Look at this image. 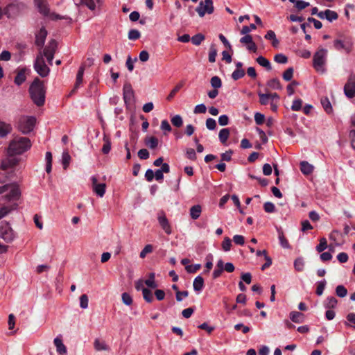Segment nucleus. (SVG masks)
<instances>
[{
  "instance_id": "38",
  "label": "nucleus",
  "mask_w": 355,
  "mask_h": 355,
  "mask_svg": "<svg viewBox=\"0 0 355 355\" xmlns=\"http://www.w3.org/2000/svg\"><path fill=\"white\" fill-rule=\"evenodd\" d=\"M46 172L49 173L52 168V155L50 152L46 153Z\"/></svg>"
},
{
  "instance_id": "51",
  "label": "nucleus",
  "mask_w": 355,
  "mask_h": 355,
  "mask_svg": "<svg viewBox=\"0 0 355 355\" xmlns=\"http://www.w3.org/2000/svg\"><path fill=\"white\" fill-rule=\"evenodd\" d=\"M89 300L87 295L83 294L80 297V308L85 309L88 307Z\"/></svg>"
},
{
  "instance_id": "4",
  "label": "nucleus",
  "mask_w": 355,
  "mask_h": 355,
  "mask_svg": "<svg viewBox=\"0 0 355 355\" xmlns=\"http://www.w3.org/2000/svg\"><path fill=\"white\" fill-rule=\"evenodd\" d=\"M36 123V118L32 116H21L18 121V128L24 134L31 132Z\"/></svg>"
},
{
  "instance_id": "24",
  "label": "nucleus",
  "mask_w": 355,
  "mask_h": 355,
  "mask_svg": "<svg viewBox=\"0 0 355 355\" xmlns=\"http://www.w3.org/2000/svg\"><path fill=\"white\" fill-rule=\"evenodd\" d=\"M16 208V204L12 205L2 206L0 207V220L9 214Z\"/></svg>"
},
{
  "instance_id": "40",
  "label": "nucleus",
  "mask_w": 355,
  "mask_h": 355,
  "mask_svg": "<svg viewBox=\"0 0 355 355\" xmlns=\"http://www.w3.org/2000/svg\"><path fill=\"white\" fill-rule=\"evenodd\" d=\"M144 299L148 303L153 300V293L148 288H144L142 292Z\"/></svg>"
},
{
  "instance_id": "10",
  "label": "nucleus",
  "mask_w": 355,
  "mask_h": 355,
  "mask_svg": "<svg viewBox=\"0 0 355 355\" xmlns=\"http://www.w3.org/2000/svg\"><path fill=\"white\" fill-rule=\"evenodd\" d=\"M353 43L351 39L335 40L334 41V46L337 51L344 50L347 53H349L352 51Z\"/></svg>"
},
{
  "instance_id": "32",
  "label": "nucleus",
  "mask_w": 355,
  "mask_h": 355,
  "mask_svg": "<svg viewBox=\"0 0 355 355\" xmlns=\"http://www.w3.org/2000/svg\"><path fill=\"white\" fill-rule=\"evenodd\" d=\"M289 1L295 3V7L300 10H303L310 6L309 2L302 0H289Z\"/></svg>"
},
{
  "instance_id": "33",
  "label": "nucleus",
  "mask_w": 355,
  "mask_h": 355,
  "mask_svg": "<svg viewBox=\"0 0 355 355\" xmlns=\"http://www.w3.org/2000/svg\"><path fill=\"white\" fill-rule=\"evenodd\" d=\"M326 19L331 22L336 20L338 18V15L336 12L331 10H325Z\"/></svg>"
},
{
  "instance_id": "5",
  "label": "nucleus",
  "mask_w": 355,
  "mask_h": 355,
  "mask_svg": "<svg viewBox=\"0 0 355 355\" xmlns=\"http://www.w3.org/2000/svg\"><path fill=\"white\" fill-rule=\"evenodd\" d=\"M327 50L323 48L319 49L313 55V67L318 71H324V66L326 63Z\"/></svg>"
},
{
  "instance_id": "13",
  "label": "nucleus",
  "mask_w": 355,
  "mask_h": 355,
  "mask_svg": "<svg viewBox=\"0 0 355 355\" xmlns=\"http://www.w3.org/2000/svg\"><path fill=\"white\" fill-rule=\"evenodd\" d=\"M44 90H31V97L33 101L37 105L41 106L44 103Z\"/></svg>"
},
{
  "instance_id": "55",
  "label": "nucleus",
  "mask_w": 355,
  "mask_h": 355,
  "mask_svg": "<svg viewBox=\"0 0 355 355\" xmlns=\"http://www.w3.org/2000/svg\"><path fill=\"white\" fill-rule=\"evenodd\" d=\"M245 75V72L242 69L237 68L234 71L232 77L234 80H236L242 78Z\"/></svg>"
},
{
  "instance_id": "3",
  "label": "nucleus",
  "mask_w": 355,
  "mask_h": 355,
  "mask_svg": "<svg viewBox=\"0 0 355 355\" xmlns=\"http://www.w3.org/2000/svg\"><path fill=\"white\" fill-rule=\"evenodd\" d=\"M6 193L3 197L8 201H14L19 198L21 192L19 186L16 184H6L0 186V194Z\"/></svg>"
},
{
  "instance_id": "64",
  "label": "nucleus",
  "mask_w": 355,
  "mask_h": 355,
  "mask_svg": "<svg viewBox=\"0 0 355 355\" xmlns=\"http://www.w3.org/2000/svg\"><path fill=\"white\" fill-rule=\"evenodd\" d=\"M206 127L210 130H214L216 127V122L215 119L212 118L207 119L206 121Z\"/></svg>"
},
{
  "instance_id": "58",
  "label": "nucleus",
  "mask_w": 355,
  "mask_h": 355,
  "mask_svg": "<svg viewBox=\"0 0 355 355\" xmlns=\"http://www.w3.org/2000/svg\"><path fill=\"white\" fill-rule=\"evenodd\" d=\"M44 0H34L35 6L41 14H44Z\"/></svg>"
},
{
  "instance_id": "23",
  "label": "nucleus",
  "mask_w": 355,
  "mask_h": 355,
  "mask_svg": "<svg viewBox=\"0 0 355 355\" xmlns=\"http://www.w3.org/2000/svg\"><path fill=\"white\" fill-rule=\"evenodd\" d=\"M202 207L199 205L192 206L190 208V216L191 218L193 220L198 219L200 217Z\"/></svg>"
},
{
  "instance_id": "16",
  "label": "nucleus",
  "mask_w": 355,
  "mask_h": 355,
  "mask_svg": "<svg viewBox=\"0 0 355 355\" xmlns=\"http://www.w3.org/2000/svg\"><path fill=\"white\" fill-rule=\"evenodd\" d=\"M53 343L56 347L57 352L60 355H66L67 352V347L63 344L62 339L60 337H56L54 339Z\"/></svg>"
},
{
  "instance_id": "53",
  "label": "nucleus",
  "mask_w": 355,
  "mask_h": 355,
  "mask_svg": "<svg viewBox=\"0 0 355 355\" xmlns=\"http://www.w3.org/2000/svg\"><path fill=\"white\" fill-rule=\"evenodd\" d=\"M293 69L292 67H289L283 73L282 76L286 81H290L293 78Z\"/></svg>"
},
{
  "instance_id": "54",
  "label": "nucleus",
  "mask_w": 355,
  "mask_h": 355,
  "mask_svg": "<svg viewBox=\"0 0 355 355\" xmlns=\"http://www.w3.org/2000/svg\"><path fill=\"white\" fill-rule=\"evenodd\" d=\"M122 302L125 305L130 306L132 304V298L128 293H123L121 295Z\"/></svg>"
},
{
  "instance_id": "31",
  "label": "nucleus",
  "mask_w": 355,
  "mask_h": 355,
  "mask_svg": "<svg viewBox=\"0 0 355 355\" xmlns=\"http://www.w3.org/2000/svg\"><path fill=\"white\" fill-rule=\"evenodd\" d=\"M71 156L68 151H64L62 154V164L64 169H67L71 162Z\"/></svg>"
},
{
  "instance_id": "47",
  "label": "nucleus",
  "mask_w": 355,
  "mask_h": 355,
  "mask_svg": "<svg viewBox=\"0 0 355 355\" xmlns=\"http://www.w3.org/2000/svg\"><path fill=\"white\" fill-rule=\"evenodd\" d=\"M274 60L279 64H286L288 62V58L285 55L279 53L275 55Z\"/></svg>"
},
{
  "instance_id": "17",
  "label": "nucleus",
  "mask_w": 355,
  "mask_h": 355,
  "mask_svg": "<svg viewBox=\"0 0 355 355\" xmlns=\"http://www.w3.org/2000/svg\"><path fill=\"white\" fill-rule=\"evenodd\" d=\"M320 103L327 114H332L334 110L329 99L327 97H322L320 99Z\"/></svg>"
},
{
  "instance_id": "7",
  "label": "nucleus",
  "mask_w": 355,
  "mask_h": 355,
  "mask_svg": "<svg viewBox=\"0 0 355 355\" xmlns=\"http://www.w3.org/2000/svg\"><path fill=\"white\" fill-rule=\"evenodd\" d=\"M18 163V159L16 157H14L13 155H9L8 157L3 159L1 164L0 171V182H4V177L6 176V173L7 171L12 169V168L17 165Z\"/></svg>"
},
{
  "instance_id": "63",
  "label": "nucleus",
  "mask_w": 355,
  "mask_h": 355,
  "mask_svg": "<svg viewBox=\"0 0 355 355\" xmlns=\"http://www.w3.org/2000/svg\"><path fill=\"white\" fill-rule=\"evenodd\" d=\"M263 209L267 213H273L275 210V207L273 203L270 202H266L263 205Z\"/></svg>"
},
{
  "instance_id": "37",
  "label": "nucleus",
  "mask_w": 355,
  "mask_h": 355,
  "mask_svg": "<svg viewBox=\"0 0 355 355\" xmlns=\"http://www.w3.org/2000/svg\"><path fill=\"white\" fill-rule=\"evenodd\" d=\"M204 40H205V36L201 33H198V34L193 35L191 37V41L193 44H194L196 46H198L202 43V42Z\"/></svg>"
},
{
  "instance_id": "35",
  "label": "nucleus",
  "mask_w": 355,
  "mask_h": 355,
  "mask_svg": "<svg viewBox=\"0 0 355 355\" xmlns=\"http://www.w3.org/2000/svg\"><path fill=\"white\" fill-rule=\"evenodd\" d=\"M104 144L102 148V152L103 154H108L111 150V141L107 137H103Z\"/></svg>"
},
{
  "instance_id": "56",
  "label": "nucleus",
  "mask_w": 355,
  "mask_h": 355,
  "mask_svg": "<svg viewBox=\"0 0 355 355\" xmlns=\"http://www.w3.org/2000/svg\"><path fill=\"white\" fill-rule=\"evenodd\" d=\"M201 268V265L199 263L194 265H187L185 266V269L189 273H195Z\"/></svg>"
},
{
  "instance_id": "48",
  "label": "nucleus",
  "mask_w": 355,
  "mask_h": 355,
  "mask_svg": "<svg viewBox=\"0 0 355 355\" xmlns=\"http://www.w3.org/2000/svg\"><path fill=\"white\" fill-rule=\"evenodd\" d=\"M327 248V242L325 238L320 239V243L316 246V250L318 252L324 251Z\"/></svg>"
},
{
  "instance_id": "42",
  "label": "nucleus",
  "mask_w": 355,
  "mask_h": 355,
  "mask_svg": "<svg viewBox=\"0 0 355 355\" xmlns=\"http://www.w3.org/2000/svg\"><path fill=\"white\" fill-rule=\"evenodd\" d=\"M171 123L174 126L177 128L181 127L183 124L182 116L179 114L175 115L171 118Z\"/></svg>"
},
{
  "instance_id": "1",
  "label": "nucleus",
  "mask_w": 355,
  "mask_h": 355,
  "mask_svg": "<svg viewBox=\"0 0 355 355\" xmlns=\"http://www.w3.org/2000/svg\"><path fill=\"white\" fill-rule=\"evenodd\" d=\"M35 44L39 47V53L36 58L35 62V69L37 73L42 76H44V28L41 27L40 32L36 34Z\"/></svg>"
},
{
  "instance_id": "9",
  "label": "nucleus",
  "mask_w": 355,
  "mask_h": 355,
  "mask_svg": "<svg viewBox=\"0 0 355 355\" xmlns=\"http://www.w3.org/2000/svg\"><path fill=\"white\" fill-rule=\"evenodd\" d=\"M196 10L201 17H204L206 13H213L214 6L212 0H205L204 2L201 1Z\"/></svg>"
},
{
  "instance_id": "18",
  "label": "nucleus",
  "mask_w": 355,
  "mask_h": 355,
  "mask_svg": "<svg viewBox=\"0 0 355 355\" xmlns=\"http://www.w3.org/2000/svg\"><path fill=\"white\" fill-rule=\"evenodd\" d=\"M84 71H85V66L82 65L79 67L77 75H76V83H75L74 89H78L79 87H83Z\"/></svg>"
},
{
  "instance_id": "8",
  "label": "nucleus",
  "mask_w": 355,
  "mask_h": 355,
  "mask_svg": "<svg viewBox=\"0 0 355 355\" xmlns=\"http://www.w3.org/2000/svg\"><path fill=\"white\" fill-rule=\"evenodd\" d=\"M58 49V42L54 40L51 39L48 45L46 46V60L48 62L49 65L53 64V59L54 57V54L57 51Z\"/></svg>"
},
{
  "instance_id": "6",
  "label": "nucleus",
  "mask_w": 355,
  "mask_h": 355,
  "mask_svg": "<svg viewBox=\"0 0 355 355\" xmlns=\"http://www.w3.org/2000/svg\"><path fill=\"white\" fill-rule=\"evenodd\" d=\"M16 237V234L10 224L2 221L0 224V238L6 243H11Z\"/></svg>"
},
{
  "instance_id": "29",
  "label": "nucleus",
  "mask_w": 355,
  "mask_h": 355,
  "mask_svg": "<svg viewBox=\"0 0 355 355\" xmlns=\"http://www.w3.org/2000/svg\"><path fill=\"white\" fill-rule=\"evenodd\" d=\"M230 136V130L223 128L220 130L218 134L219 140L222 144H225Z\"/></svg>"
},
{
  "instance_id": "19",
  "label": "nucleus",
  "mask_w": 355,
  "mask_h": 355,
  "mask_svg": "<svg viewBox=\"0 0 355 355\" xmlns=\"http://www.w3.org/2000/svg\"><path fill=\"white\" fill-rule=\"evenodd\" d=\"M81 3L85 5L89 10H94L96 8L99 7L103 0H80Z\"/></svg>"
},
{
  "instance_id": "57",
  "label": "nucleus",
  "mask_w": 355,
  "mask_h": 355,
  "mask_svg": "<svg viewBox=\"0 0 355 355\" xmlns=\"http://www.w3.org/2000/svg\"><path fill=\"white\" fill-rule=\"evenodd\" d=\"M343 89H355V76H350L347 83L345 85Z\"/></svg>"
},
{
  "instance_id": "49",
  "label": "nucleus",
  "mask_w": 355,
  "mask_h": 355,
  "mask_svg": "<svg viewBox=\"0 0 355 355\" xmlns=\"http://www.w3.org/2000/svg\"><path fill=\"white\" fill-rule=\"evenodd\" d=\"M141 34L138 30L131 29L128 33V39L130 40H136L139 39Z\"/></svg>"
},
{
  "instance_id": "15",
  "label": "nucleus",
  "mask_w": 355,
  "mask_h": 355,
  "mask_svg": "<svg viewBox=\"0 0 355 355\" xmlns=\"http://www.w3.org/2000/svg\"><path fill=\"white\" fill-rule=\"evenodd\" d=\"M158 221H159L160 226L162 227L163 230L165 232V233L168 235L171 234L172 232L171 227L169 224L168 219L166 218V217L164 213L159 215Z\"/></svg>"
},
{
  "instance_id": "45",
  "label": "nucleus",
  "mask_w": 355,
  "mask_h": 355,
  "mask_svg": "<svg viewBox=\"0 0 355 355\" xmlns=\"http://www.w3.org/2000/svg\"><path fill=\"white\" fill-rule=\"evenodd\" d=\"M302 108V101L300 98H296L293 101L291 110L293 111H300Z\"/></svg>"
},
{
  "instance_id": "36",
  "label": "nucleus",
  "mask_w": 355,
  "mask_h": 355,
  "mask_svg": "<svg viewBox=\"0 0 355 355\" xmlns=\"http://www.w3.org/2000/svg\"><path fill=\"white\" fill-rule=\"evenodd\" d=\"M145 284L152 288H155L157 286L155 281V273H150L149 278L144 282Z\"/></svg>"
},
{
  "instance_id": "52",
  "label": "nucleus",
  "mask_w": 355,
  "mask_h": 355,
  "mask_svg": "<svg viewBox=\"0 0 355 355\" xmlns=\"http://www.w3.org/2000/svg\"><path fill=\"white\" fill-rule=\"evenodd\" d=\"M146 143L149 148L154 149L158 145V139L155 137H151L146 141Z\"/></svg>"
},
{
  "instance_id": "26",
  "label": "nucleus",
  "mask_w": 355,
  "mask_h": 355,
  "mask_svg": "<svg viewBox=\"0 0 355 355\" xmlns=\"http://www.w3.org/2000/svg\"><path fill=\"white\" fill-rule=\"evenodd\" d=\"M12 128L10 124L0 121V137H3L10 132Z\"/></svg>"
},
{
  "instance_id": "59",
  "label": "nucleus",
  "mask_w": 355,
  "mask_h": 355,
  "mask_svg": "<svg viewBox=\"0 0 355 355\" xmlns=\"http://www.w3.org/2000/svg\"><path fill=\"white\" fill-rule=\"evenodd\" d=\"M45 13H46V18H49V19H53V20H56V19H62V17L60 15H56V14L53 13V12H51L50 10L47 8L46 6Z\"/></svg>"
},
{
  "instance_id": "46",
  "label": "nucleus",
  "mask_w": 355,
  "mask_h": 355,
  "mask_svg": "<svg viewBox=\"0 0 355 355\" xmlns=\"http://www.w3.org/2000/svg\"><path fill=\"white\" fill-rule=\"evenodd\" d=\"M327 282L325 279L320 281L318 282L317 288H316V294L318 295H322L324 288L326 286Z\"/></svg>"
},
{
  "instance_id": "41",
  "label": "nucleus",
  "mask_w": 355,
  "mask_h": 355,
  "mask_svg": "<svg viewBox=\"0 0 355 355\" xmlns=\"http://www.w3.org/2000/svg\"><path fill=\"white\" fill-rule=\"evenodd\" d=\"M217 55V50L214 44H211L209 52V61L210 62H214Z\"/></svg>"
},
{
  "instance_id": "21",
  "label": "nucleus",
  "mask_w": 355,
  "mask_h": 355,
  "mask_svg": "<svg viewBox=\"0 0 355 355\" xmlns=\"http://www.w3.org/2000/svg\"><path fill=\"white\" fill-rule=\"evenodd\" d=\"M290 319L295 323H302L304 321V315L298 311H291L289 314Z\"/></svg>"
},
{
  "instance_id": "50",
  "label": "nucleus",
  "mask_w": 355,
  "mask_h": 355,
  "mask_svg": "<svg viewBox=\"0 0 355 355\" xmlns=\"http://www.w3.org/2000/svg\"><path fill=\"white\" fill-rule=\"evenodd\" d=\"M210 83L214 89H219L221 87V80L218 76L212 77Z\"/></svg>"
},
{
  "instance_id": "14",
  "label": "nucleus",
  "mask_w": 355,
  "mask_h": 355,
  "mask_svg": "<svg viewBox=\"0 0 355 355\" xmlns=\"http://www.w3.org/2000/svg\"><path fill=\"white\" fill-rule=\"evenodd\" d=\"M17 75L14 79L15 83L17 86H20L26 78V74L28 73L29 70L26 68H19L17 69Z\"/></svg>"
},
{
  "instance_id": "2",
  "label": "nucleus",
  "mask_w": 355,
  "mask_h": 355,
  "mask_svg": "<svg viewBox=\"0 0 355 355\" xmlns=\"http://www.w3.org/2000/svg\"><path fill=\"white\" fill-rule=\"evenodd\" d=\"M31 146V144L28 138L17 137L10 141L8 153L9 155H20L28 150Z\"/></svg>"
},
{
  "instance_id": "28",
  "label": "nucleus",
  "mask_w": 355,
  "mask_h": 355,
  "mask_svg": "<svg viewBox=\"0 0 355 355\" xmlns=\"http://www.w3.org/2000/svg\"><path fill=\"white\" fill-rule=\"evenodd\" d=\"M256 60L259 65L265 67L267 70L272 69V67H271L270 61L268 59H266V58H264L263 56H262V55L259 56Z\"/></svg>"
},
{
  "instance_id": "61",
  "label": "nucleus",
  "mask_w": 355,
  "mask_h": 355,
  "mask_svg": "<svg viewBox=\"0 0 355 355\" xmlns=\"http://www.w3.org/2000/svg\"><path fill=\"white\" fill-rule=\"evenodd\" d=\"M153 251V246L150 244L146 245L144 249L141 251L139 257L142 259L145 258L148 253H150Z\"/></svg>"
},
{
  "instance_id": "43",
  "label": "nucleus",
  "mask_w": 355,
  "mask_h": 355,
  "mask_svg": "<svg viewBox=\"0 0 355 355\" xmlns=\"http://www.w3.org/2000/svg\"><path fill=\"white\" fill-rule=\"evenodd\" d=\"M294 267L297 271L301 272L304 268V261L302 258H297L294 261Z\"/></svg>"
},
{
  "instance_id": "44",
  "label": "nucleus",
  "mask_w": 355,
  "mask_h": 355,
  "mask_svg": "<svg viewBox=\"0 0 355 355\" xmlns=\"http://www.w3.org/2000/svg\"><path fill=\"white\" fill-rule=\"evenodd\" d=\"M336 293L340 297H344L347 295V290L343 285H338L336 288Z\"/></svg>"
},
{
  "instance_id": "34",
  "label": "nucleus",
  "mask_w": 355,
  "mask_h": 355,
  "mask_svg": "<svg viewBox=\"0 0 355 355\" xmlns=\"http://www.w3.org/2000/svg\"><path fill=\"white\" fill-rule=\"evenodd\" d=\"M123 99L125 104H130L133 99V90H123Z\"/></svg>"
},
{
  "instance_id": "20",
  "label": "nucleus",
  "mask_w": 355,
  "mask_h": 355,
  "mask_svg": "<svg viewBox=\"0 0 355 355\" xmlns=\"http://www.w3.org/2000/svg\"><path fill=\"white\" fill-rule=\"evenodd\" d=\"M193 290L195 291H196L198 293H200L202 291V290L204 287V279L200 275L197 276L194 279L193 282Z\"/></svg>"
},
{
  "instance_id": "62",
  "label": "nucleus",
  "mask_w": 355,
  "mask_h": 355,
  "mask_svg": "<svg viewBox=\"0 0 355 355\" xmlns=\"http://www.w3.org/2000/svg\"><path fill=\"white\" fill-rule=\"evenodd\" d=\"M218 37L221 42L224 44V46L232 53L233 50L232 48V45L227 40V38L223 34H219Z\"/></svg>"
},
{
  "instance_id": "12",
  "label": "nucleus",
  "mask_w": 355,
  "mask_h": 355,
  "mask_svg": "<svg viewBox=\"0 0 355 355\" xmlns=\"http://www.w3.org/2000/svg\"><path fill=\"white\" fill-rule=\"evenodd\" d=\"M91 180L92 182V189L94 192L99 197H103L105 193V184H98L97 178L96 176H92Z\"/></svg>"
},
{
  "instance_id": "27",
  "label": "nucleus",
  "mask_w": 355,
  "mask_h": 355,
  "mask_svg": "<svg viewBox=\"0 0 355 355\" xmlns=\"http://www.w3.org/2000/svg\"><path fill=\"white\" fill-rule=\"evenodd\" d=\"M338 300L335 297H328L324 302V306L327 309H334L336 306Z\"/></svg>"
},
{
  "instance_id": "60",
  "label": "nucleus",
  "mask_w": 355,
  "mask_h": 355,
  "mask_svg": "<svg viewBox=\"0 0 355 355\" xmlns=\"http://www.w3.org/2000/svg\"><path fill=\"white\" fill-rule=\"evenodd\" d=\"M232 246V241L230 238L225 237L222 243V248L225 251H230Z\"/></svg>"
},
{
  "instance_id": "11",
  "label": "nucleus",
  "mask_w": 355,
  "mask_h": 355,
  "mask_svg": "<svg viewBox=\"0 0 355 355\" xmlns=\"http://www.w3.org/2000/svg\"><path fill=\"white\" fill-rule=\"evenodd\" d=\"M258 96H259L260 103L263 105L269 104L272 101H279V96L277 93H263L261 91H259L258 92Z\"/></svg>"
},
{
  "instance_id": "39",
  "label": "nucleus",
  "mask_w": 355,
  "mask_h": 355,
  "mask_svg": "<svg viewBox=\"0 0 355 355\" xmlns=\"http://www.w3.org/2000/svg\"><path fill=\"white\" fill-rule=\"evenodd\" d=\"M268 89H281L279 80L277 78H272L268 81Z\"/></svg>"
},
{
  "instance_id": "30",
  "label": "nucleus",
  "mask_w": 355,
  "mask_h": 355,
  "mask_svg": "<svg viewBox=\"0 0 355 355\" xmlns=\"http://www.w3.org/2000/svg\"><path fill=\"white\" fill-rule=\"evenodd\" d=\"M347 321L345 322L346 327H350L355 329V313H349L346 316Z\"/></svg>"
},
{
  "instance_id": "22",
  "label": "nucleus",
  "mask_w": 355,
  "mask_h": 355,
  "mask_svg": "<svg viewBox=\"0 0 355 355\" xmlns=\"http://www.w3.org/2000/svg\"><path fill=\"white\" fill-rule=\"evenodd\" d=\"M94 347L96 351H108L110 349V347L106 343L99 340L98 338L95 339Z\"/></svg>"
},
{
  "instance_id": "25",
  "label": "nucleus",
  "mask_w": 355,
  "mask_h": 355,
  "mask_svg": "<svg viewBox=\"0 0 355 355\" xmlns=\"http://www.w3.org/2000/svg\"><path fill=\"white\" fill-rule=\"evenodd\" d=\"M300 170L303 174L309 175L313 172V167L307 162L303 161L300 163Z\"/></svg>"
}]
</instances>
